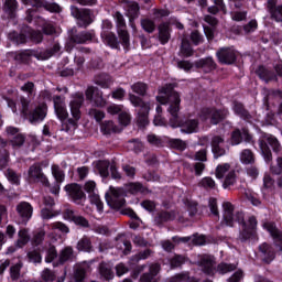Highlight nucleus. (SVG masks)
Listing matches in <instances>:
<instances>
[{"label":"nucleus","mask_w":282,"mask_h":282,"mask_svg":"<svg viewBox=\"0 0 282 282\" xmlns=\"http://www.w3.org/2000/svg\"><path fill=\"white\" fill-rule=\"evenodd\" d=\"M173 84H167L159 90V96L156 97L158 102L161 105L170 104L167 108L170 118V126L173 129L181 128V133H197L199 131V121L197 119H187L184 122L180 120V94L173 90Z\"/></svg>","instance_id":"nucleus-1"},{"label":"nucleus","mask_w":282,"mask_h":282,"mask_svg":"<svg viewBox=\"0 0 282 282\" xmlns=\"http://www.w3.org/2000/svg\"><path fill=\"white\" fill-rule=\"evenodd\" d=\"M21 91L28 94V97H20V102L18 104L12 99H8V107H10L13 113H18V111H20L24 118H28L29 116V121L31 124L43 122L47 116V105L42 104L30 113V96H34V83H25L23 86H21Z\"/></svg>","instance_id":"nucleus-2"},{"label":"nucleus","mask_w":282,"mask_h":282,"mask_svg":"<svg viewBox=\"0 0 282 282\" xmlns=\"http://www.w3.org/2000/svg\"><path fill=\"white\" fill-rule=\"evenodd\" d=\"M224 209V223L226 226L232 228L235 224H239L241 226V231L239 239L241 241H248V239H252L254 235H257V218L254 216L249 217L248 221H243V213L237 212L235 214V206L231 203L225 202L223 203Z\"/></svg>","instance_id":"nucleus-3"},{"label":"nucleus","mask_w":282,"mask_h":282,"mask_svg":"<svg viewBox=\"0 0 282 282\" xmlns=\"http://www.w3.org/2000/svg\"><path fill=\"white\" fill-rule=\"evenodd\" d=\"M268 144H270L273 153H275L276 155H281V156H278L276 159L278 165H271L270 170L274 175H281L282 173L281 142H279V139H276V137L272 134H264L262 139L259 141V148H260L261 154L263 155V159L265 160V162H272V151L270 150V147H268Z\"/></svg>","instance_id":"nucleus-4"},{"label":"nucleus","mask_w":282,"mask_h":282,"mask_svg":"<svg viewBox=\"0 0 282 282\" xmlns=\"http://www.w3.org/2000/svg\"><path fill=\"white\" fill-rule=\"evenodd\" d=\"M83 102H85V96L80 93H77L73 96V100L69 102L72 118L67 121L62 122V131H66V133H74L76 129H78V120H80V108L83 107Z\"/></svg>","instance_id":"nucleus-5"},{"label":"nucleus","mask_w":282,"mask_h":282,"mask_svg":"<svg viewBox=\"0 0 282 282\" xmlns=\"http://www.w3.org/2000/svg\"><path fill=\"white\" fill-rule=\"evenodd\" d=\"M199 265L205 274H208V276L215 275L216 272L218 274H228V272H234V270H237V265L235 264H228L225 262H221L217 265V269L215 268V257L213 256H202L199 260Z\"/></svg>","instance_id":"nucleus-6"},{"label":"nucleus","mask_w":282,"mask_h":282,"mask_svg":"<svg viewBox=\"0 0 282 282\" xmlns=\"http://www.w3.org/2000/svg\"><path fill=\"white\" fill-rule=\"evenodd\" d=\"M128 97L133 107H140L137 119L139 127H147V124H149V111L151 110V105L149 102H144L142 98L135 96L134 94L130 93Z\"/></svg>","instance_id":"nucleus-7"},{"label":"nucleus","mask_w":282,"mask_h":282,"mask_svg":"<svg viewBox=\"0 0 282 282\" xmlns=\"http://www.w3.org/2000/svg\"><path fill=\"white\" fill-rule=\"evenodd\" d=\"M216 177L217 180H224L223 188H230L237 183V173L230 167L229 163L219 164L216 167Z\"/></svg>","instance_id":"nucleus-8"},{"label":"nucleus","mask_w":282,"mask_h":282,"mask_svg":"<svg viewBox=\"0 0 282 282\" xmlns=\"http://www.w3.org/2000/svg\"><path fill=\"white\" fill-rule=\"evenodd\" d=\"M124 197H127V192L120 187H110V194L106 193V202L110 208H122L127 204Z\"/></svg>","instance_id":"nucleus-9"},{"label":"nucleus","mask_w":282,"mask_h":282,"mask_svg":"<svg viewBox=\"0 0 282 282\" xmlns=\"http://www.w3.org/2000/svg\"><path fill=\"white\" fill-rule=\"evenodd\" d=\"M70 14L78 20L79 28H87L94 23V13L89 9H78V7H70Z\"/></svg>","instance_id":"nucleus-10"},{"label":"nucleus","mask_w":282,"mask_h":282,"mask_svg":"<svg viewBox=\"0 0 282 282\" xmlns=\"http://www.w3.org/2000/svg\"><path fill=\"white\" fill-rule=\"evenodd\" d=\"M227 116L228 111L214 108H205L200 111V119L209 120L210 124H219Z\"/></svg>","instance_id":"nucleus-11"},{"label":"nucleus","mask_w":282,"mask_h":282,"mask_svg":"<svg viewBox=\"0 0 282 282\" xmlns=\"http://www.w3.org/2000/svg\"><path fill=\"white\" fill-rule=\"evenodd\" d=\"M115 20L119 39L122 41V45L127 47L129 45V32L127 31V22L124 21V15H122L120 12H116Z\"/></svg>","instance_id":"nucleus-12"},{"label":"nucleus","mask_w":282,"mask_h":282,"mask_svg":"<svg viewBox=\"0 0 282 282\" xmlns=\"http://www.w3.org/2000/svg\"><path fill=\"white\" fill-rule=\"evenodd\" d=\"M32 213H34V209L30 203L21 202L17 205V214L20 218V224H28L30 219H32Z\"/></svg>","instance_id":"nucleus-13"},{"label":"nucleus","mask_w":282,"mask_h":282,"mask_svg":"<svg viewBox=\"0 0 282 282\" xmlns=\"http://www.w3.org/2000/svg\"><path fill=\"white\" fill-rule=\"evenodd\" d=\"M216 56L223 65H232L237 61V52L230 47H223L217 53Z\"/></svg>","instance_id":"nucleus-14"},{"label":"nucleus","mask_w":282,"mask_h":282,"mask_svg":"<svg viewBox=\"0 0 282 282\" xmlns=\"http://www.w3.org/2000/svg\"><path fill=\"white\" fill-rule=\"evenodd\" d=\"M65 191L75 204H83L85 199V192H83L80 185L76 183L68 184L65 186Z\"/></svg>","instance_id":"nucleus-15"},{"label":"nucleus","mask_w":282,"mask_h":282,"mask_svg":"<svg viewBox=\"0 0 282 282\" xmlns=\"http://www.w3.org/2000/svg\"><path fill=\"white\" fill-rule=\"evenodd\" d=\"M29 177L33 180V182H41L44 186H50V181L47 176L43 173L41 169V164L35 163L29 169Z\"/></svg>","instance_id":"nucleus-16"},{"label":"nucleus","mask_w":282,"mask_h":282,"mask_svg":"<svg viewBox=\"0 0 282 282\" xmlns=\"http://www.w3.org/2000/svg\"><path fill=\"white\" fill-rule=\"evenodd\" d=\"M54 102V109L57 118L62 120H67V116H69V112H67V106L65 105V97L62 96H55L53 98Z\"/></svg>","instance_id":"nucleus-17"},{"label":"nucleus","mask_w":282,"mask_h":282,"mask_svg":"<svg viewBox=\"0 0 282 282\" xmlns=\"http://www.w3.org/2000/svg\"><path fill=\"white\" fill-rule=\"evenodd\" d=\"M160 270H162L160 263L149 264V270L140 276V282H158Z\"/></svg>","instance_id":"nucleus-18"},{"label":"nucleus","mask_w":282,"mask_h":282,"mask_svg":"<svg viewBox=\"0 0 282 282\" xmlns=\"http://www.w3.org/2000/svg\"><path fill=\"white\" fill-rule=\"evenodd\" d=\"M93 39H94V33L91 31L73 33L69 36L68 45H83L85 43H88V41H91Z\"/></svg>","instance_id":"nucleus-19"},{"label":"nucleus","mask_w":282,"mask_h":282,"mask_svg":"<svg viewBox=\"0 0 282 282\" xmlns=\"http://www.w3.org/2000/svg\"><path fill=\"white\" fill-rule=\"evenodd\" d=\"M276 3H278V0H268L267 10L271 15V19H273V21L281 23L282 22V4L276 6Z\"/></svg>","instance_id":"nucleus-20"},{"label":"nucleus","mask_w":282,"mask_h":282,"mask_svg":"<svg viewBox=\"0 0 282 282\" xmlns=\"http://www.w3.org/2000/svg\"><path fill=\"white\" fill-rule=\"evenodd\" d=\"M7 134L11 140L12 147H23L25 143V135L19 132V129L14 127L7 128Z\"/></svg>","instance_id":"nucleus-21"},{"label":"nucleus","mask_w":282,"mask_h":282,"mask_svg":"<svg viewBox=\"0 0 282 282\" xmlns=\"http://www.w3.org/2000/svg\"><path fill=\"white\" fill-rule=\"evenodd\" d=\"M224 137L215 135L212 138V151L214 153V158H221V155H226V149L224 148Z\"/></svg>","instance_id":"nucleus-22"},{"label":"nucleus","mask_w":282,"mask_h":282,"mask_svg":"<svg viewBox=\"0 0 282 282\" xmlns=\"http://www.w3.org/2000/svg\"><path fill=\"white\" fill-rule=\"evenodd\" d=\"M263 227L273 238L276 248H279L282 252V231H279V229H276V225L273 223H265Z\"/></svg>","instance_id":"nucleus-23"},{"label":"nucleus","mask_w":282,"mask_h":282,"mask_svg":"<svg viewBox=\"0 0 282 282\" xmlns=\"http://www.w3.org/2000/svg\"><path fill=\"white\" fill-rule=\"evenodd\" d=\"M174 219H177L182 224L186 221L184 216H180L176 212H161L155 218V221H158V224H164L166 221H173Z\"/></svg>","instance_id":"nucleus-24"},{"label":"nucleus","mask_w":282,"mask_h":282,"mask_svg":"<svg viewBox=\"0 0 282 282\" xmlns=\"http://www.w3.org/2000/svg\"><path fill=\"white\" fill-rule=\"evenodd\" d=\"M241 140H245V142H252V135L250 132H248L247 129L235 130L231 134V143L234 145L241 144Z\"/></svg>","instance_id":"nucleus-25"},{"label":"nucleus","mask_w":282,"mask_h":282,"mask_svg":"<svg viewBox=\"0 0 282 282\" xmlns=\"http://www.w3.org/2000/svg\"><path fill=\"white\" fill-rule=\"evenodd\" d=\"M159 41L161 45H166L171 41V24L163 22L159 25Z\"/></svg>","instance_id":"nucleus-26"},{"label":"nucleus","mask_w":282,"mask_h":282,"mask_svg":"<svg viewBox=\"0 0 282 282\" xmlns=\"http://www.w3.org/2000/svg\"><path fill=\"white\" fill-rule=\"evenodd\" d=\"M259 250L262 254L264 263H272V261H274V248H272V246H270L268 242L260 245Z\"/></svg>","instance_id":"nucleus-27"},{"label":"nucleus","mask_w":282,"mask_h":282,"mask_svg":"<svg viewBox=\"0 0 282 282\" xmlns=\"http://www.w3.org/2000/svg\"><path fill=\"white\" fill-rule=\"evenodd\" d=\"M17 10H19V2L17 0L4 1L3 11L9 19H14V17H17Z\"/></svg>","instance_id":"nucleus-28"},{"label":"nucleus","mask_w":282,"mask_h":282,"mask_svg":"<svg viewBox=\"0 0 282 282\" xmlns=\"http://www.w3.org/2000/svg\"><path fill=\"white\" fill-rule=\"evenodd\" d=\"M98 272L100 274V278L105 281H111L113 279L115 273L113 269L111 268V264L107 262H101L98 267Z\"/></svg>","instance_id":"nucleus-29"},{"label":"nucleus","mask_w":282,"mask_h":282,"mask_svg":"<svg viewBox=\"0 0 282 282\" xmlns=\"http://www.w3.org/2000/svg\"><path fill=\"white\" fill-rule=\"evenodd\" d=\"M96 173H99L101 177H108L109 176V166H111V163L107 160H99L94 163Z\"/></svg>","instance_id":"nucleus-30"},{"label":"nucleus","mask_w":282,"mask_h":282,"mask_svg":"<svg viewBox=\"0 0 282 282\" xmlns=\"http://www.w3.org/2000/svg\"><path fill=\"white\" fill-rule=\"evenodd\" d=\"M101 39L104 43L109 45V47H111L112 50H118L120 43L118 42V37L116 36V34L111 32L102 31Z\"/></svg>","instance_id":"nucleus-31"},{"label":"nucleus","mask_w":282,"mask_h":282,"mask_svg":"<svg viewBox=\"0 0 282 282\" xmlns=\"http://www.w3.org/2000/svg\"><path fill=\"white\" fill-rule=\"evenodd\" d=\"M128 14L130 17V26L132 30H135V24L133 21L138 19V15L140 14V6L137 2H129L128 3Z\"/></svg>","instance_id":"nucleus-32"},{"label":"nucleus","mask_w":282,"mask_h":282,"mask_svg":"<svg viewBox=\"0 0 282 282\" xmlns=\"http://www.w3.org/2000/svg\"><path fill=\"white\" fill-rule=\"evenodd\" d=\"M95 83L101 87V89H109V87L113 85V78L107 74H101L95 77Z\"/></svg>","instance_id":"nucleus-33"},{"label":"nucleus","mask_w":282,"mask_h":282,"mask_svg":"<svg viewBox=\"0 0 282 282\" xmlns=\"http://www.w3.org/2000/svg\"><path fill=\"white\" fill-rule=\"evenodd\" d=\"M61 52V44L55 43L51 50L40 52L36 55L37 61H47V58H52L54 54H58Z\"/></svg>","instance_id":"nucleus-34"},{"label":"nucleus","mask_w":282,"mask_h":282,"mask_svg":"<svg viewBox=\"0 0 282 282\" xmlns=\"http://www.w3.org/2000/svg\"><path fill=\"white\" fill-rule=\"evenodd\" d=\"M177 241H182L183 243H188V241H192L194 246H204L206 243V237L199 236V235H193V236L178 238Z\"/></svg>","instance_id":"nucleus-35"},{"label":"nucleus","mask_w":282,"mask_h":282,"mask_svg":"<svg viewBox=\"0 0 282 282\" xmlns=\"http://www.w3.org/2000/svg\"><path fill=\"white\" fill-rule=\"evenodd\" d=\"M257 74L261 80H264V83H270V80H276V75L272 73L271 70H268L265 67L260 66L257 70Z\"/></svg>","instance_id":"nucleus-36"},{"label":"nucleus","mask_w":282,"mask_h":282,"mask_svg":"<svg viewBox=\"0 0 282 282\" xmlns=\"http://www.w3.org/2000/svg\"><path fill=\"white\" fill-rule=\"evenodd\" d=\"M197 67H200V69H204V72H206V74H208V72H213V69H215V61H213V57H206L203 59H199L196 63Z\"/></svg>","instance_id":"nucleus-37"},{"label":"nucleus","mask_w":282,"mask_h":282,"mask_svg":"<svg viewBox=\"0 0 282 282\" xmlns=\"http://www.w3.org/2000/svg\"><path fill=\"white\" fill-rule=\"evenodd\" d=\"M87 270H89V264L87 262L79 264L75 270V281H83L85 279V274H87Z\"/></svg>","instance_id":"nucleus-38"},{"label":"nucleus","mask_w":282,"mask_h":282,"mask_svg":"<svg viewBox=\"0 0 282 282\" xmlns=\"http://www.w3.org/2000/svg\"><path fill=\"white\" fill-rule=\"evenodd\" d=\"M234 111L237 116H240L243 120H250L251 116L248 110L243 109V105L237 101L234 102Z\"/></svg>","instance_id":"nucleus-39"},{"label":"nucleus","mask_w":282,"mask_h":282,"mask_svg":"<svg viewBox=\"0 0 282 282\" xmlns=\"http://www.w3.org/2000/svg\"><path fill=\"white\" fill-rule=\"evenodd\" d=\"M4 175L11 184H14L15 186L21 184V174L17 173L14 170H7Z\"/></svg>","instance_id":"nucleus-40"},{"label":"nucleus","mask_w":282,"mask_h":282,"mask_svg":"<svg viewBox=\"0 0 282 282\" xmlns=\"http://www.w3.org/2000/svg\"><path fill=\"white\" fill-rule=\"evenodd\" d=\"M89 199H90V204H94L97 208V212L99 214H102V210L105 208V204H102V200L100 199V195H98V193H93L90 195H88Z\"/></svg>","instance_id":"nucleus-41"},{"label":"nucleus","mask_w":282,"mask_h":282,"mask_svg":"<svg viewBox=\"0 0 282 282\" xmlns=\"http://www.w3.org/2000/svg\"><path fill=\"white\" fill-rule=\"evenodd\" d=\"M77 250H79V252H91V240L87 237H83L77 242Z\"/></svg>","instance_id":"nucleus-42"},{"label":"nucleus","mask_w":282,"mask_h":282,"mask_svg":"<svg viewBox=\"0 0 282 282\" xmlns=\"http://www.w3.org/2000/svg\"><path fill=\"white\" fill-rule=\"evenodd\" d=\"M240 162L242 164H254V153L250 150H242L240 153Z\"/></svg>","instance_id":"nucleus-43"},{"label":"nucleus","mask_w":282,"mask_h":282,"mask_svg":"<svg viewBox=\"0 0 282 282\" xmlns=\"http://www.w3.org/2000/svg\"><path fill=\"white\" fill-rule=\"evenodd\" d=\"M210 14H217V12L226 13V4L224 0H214V6L208 8Z\"/></svg>","instance_id":"nucleus-44"},{"label":"nucleus","mask_w":282,"mask_h":282,"mask_svg":"<svg viewBox=\"0 0 282 282\" xmlns=\"http://www.w3.org/2000/svg\"><path fill=\"white\" fill-rule=\"evenodd\" d=\"M52 175L55 177L56 184H63L65 182V172L58 165H52Z\"/></svg>","instance_id":"nucleus-45"},{"label":"nucleus","mask_w":282,"mask_h":282,"mask_svg":"<svg viewBox=\"0 0 282 282\" xmlns=\"http://www.w3.org/2000/svg\"><path fill=\"white\" fill-rule=\"evenodd\" d=\"M18 240H17V247L23 248V246H26V243L30 241V235H28V230L21 229L18 232Z\"/></svg>","instance_id":"nucleus-46"},{"label":"nucleus","mask_w":282,"mask_h":282,"mask_svg":"<svg viewBox=\"0 0 282 282\" xmlns=\"http://www.w3.org/2000/svg\"><path fill=\"white\" fill-rule=\"evenodd\" d=\"M141 28L144 32H148V34H153V32H155V22L149 18L142 19Z\"/></svg>","instance_id":"nucleus-47"},{"label":"nucleus","mask_w":282,"mask_h":282,"mask_svg":"<svg viewBox=\"0 0 282 282\" xmlns=\"http://www.w3.org/2000/svg\"><path fill=\"white\" fill-rule=\"evenodd\" d=\"M74 249H72V247L64 248L59 253L58 262L61 264L66 263V261H69V259H72Z\"/></svg>","instance_id":"nucleus-48"},{"label":"nucleus","mask_w":282,"mask_h":282,"mask_svg":"<svg viewBox=\"0 0 282 282\" xmlns=\"http://www.w3.org/2000/svg\"><path fill=\"white\" fill-rule=\"evenodd\" d=\"M131 89L134 94H138V96H147V90L149 89V86L142 82L134 83L131 86Z\"/></svg>","instance_id":"nucleus-49"},{"label":"nucleus","mask_w":282,"mask_h":282,"mask_svg":"<svg viewBox=\"0 0 282 282\" xmlns=\"http://www.w3.org/2000/svg\"><path fill=\"white\" fill-rule=\"evenodd\" d=\"M9 39L10 41H13V43H17V45H23L28 41V35L23 33H17V32H11L9 33Z\"/></svg>","instance_id":"nucleus-50"},{"label":"nucleus","mask_w":282,"mask_h":282,"mask_svg":"<svg viewBox=\"0 0 282 282\" xmlns=\"http://www.w3.org/2000/svg\"><path fill=\"white\" fill-rule=\"evenodd\" d=\"M181 54L182 56H193V47H191V43L188 40L183 39L181 44Z\"/></svg>","instance_id":"nucleus-51"},{"label":"nucleus","mask_w":282,"mask_h":282,"mask_svg":"<svg viewBox=\"0 0 282 282\" xmlns=\"http://www.w3.org/2000/svg\"><path fill=\"white\" fill-rule=\"evenodd\" d=\"M170 147H172V149H176L177 151H186L187 143L181 139H171Z\"/></svg>","instance_id":"nucleus-52"},{"label":"nucleus","mask_w":282,"mask_h":282,"mask_svg":"<svg viewBox=\"0 0 282 282\" xmlns=\"http://www.w3.org/2000/svg\"><path fill=\"white\" fill-rule=\"evenodd\" d=\"M100 129L102 131V133H105V135L109 134V133H116L117 128L113 124V121H105L101 123Z\"/></svg>","instance_id":"nucleus-53"},{"label":"nucleus","mask_w":282,"mask_h":282,"mask_svg":"<svg viewBox=\"0 0 282 282\" xmlns=\"http://www.w3.org/2000/svg\"><path fill=\"white\" fill-rule=\"evenodd\" d=\"M25 32L28 36L35 43H41V41H43V33H41V31H34L30 28H26Z\"/></svg>","instance_id":"nucleus-54"},{"label":"nucleus","mask_w":282,"mask_h":282,"mask_svg":"<svg viewBox=\"0 0 282 282\" xmlns=\"http://www.w3.org/2000/svg\"><path fill=\"white\" fill-rule=\"evenodd\" d=\"M172 282H197V280L191 278L188 273H178L172 278Z\"/></svg>","instance_id":"nucleus-55"},{"label":"nucleus","mask_w":282,"mask_h":282,"mask_svg":"<svg viewBox=\"0 0 282 282\" xmlns=\"http://www.w3.org/2000/svg\"><path fill=\"white\" fill-rule=\"evenodd\" d=\"M123 110V105L111 104L107 107V113H110V116H120V112Z\"/></svg>","instance_id":"nucleus-56"},{"label":"nucleus","mask_w":282,"mask_h":282,"mask_svg":"<svg viewBox=\"0 0 282 282\" xmlns=\"http://www.w3.org/2000/svg\"><path fill=\"white\" fill-rule=\"evenodd\" d=\"M95 107H106L107 100L102 97V91L97 90L93 99Z\"/></svg>","instance_id":"nucleus-57"},{"label":"nucleus","mask_w":282,"mask_h":282,"mask_svg":"<svg viewBox=\"0 0 282 282\" xmlns=\"http://www.w3.org/2000/svg\"><path fill=\"white\" fill-rule=\"evenodd\" d=\"M274 188V180L270 174H264L263 176V187L262 191H272Z\"/></svg>","instance_id":"nucleus-58"},{"label":"nucleus","mask_w":282,"mask_h":282,"mask_svg":"<svg viewBox=\"0 0 282 282\" xmlns=\"http://www.w3.org/2000/svg\"><path fill=\"white\" fill-rule=\"evenodd\" d=\"M56 257H58V252L56 251V247L51 246L46 251L45 262L46 263H52V261H54L56 259Z\"/></svg>","instance_id":"nucleus-59"},{"label":"nucleus","mask_w":282,"mask_h":282,"mask_svg":"<svg viewBox=\"0 0 282 282\" xmlns=\"http://www.w3.org/2000/svg\"><path fill=\"white\" fill-rule=\"evenodd\" d=\"M152 17L154 21H160V19H164L165 17H169L170 12L166 9H153L152 10Z\"/></svg>","instance_id":"nucleus-60"},{"label":"nucleus","mask_w":282,"mask_h":282,"mask_svg":"<svg viewBox=\"0 0 282 282\" xmlns=\"http://www.w3.org/2000/svg\"><path fill=\"white\" fill-rule=\"evenodd\" d=\"M117 248L119 250H122L123 254H129V252H131V241L119 240L117 243Z\"/></svg>","instance_id":"nucleus-61"},{"label":"nucleus","mask_w":282,"mask_h":282,"mask_svg":"<svg viewBox=\"0 0 282 282\" xmlns=\"http://www.w3.org/2000/svg\"><path fill=\"white\" fill-rule=\"evenodd\" d=\"M147 140L152 147H162V144H164V140L155 134H148Z\"/></svg>","instance_id":"nucleus-62"},{"label":"nucleus","mask_w":282,"mask_h":282,"mask_svg":"<svg viewBox=\"0 0 282 282\" xmlns=\"http://www.w3.org/2000/svg\"><path fill=\"white\" fill-rule=\"evenodd\" d=\"M41 278L45 282H53L56 280V274H54L50 269H44L41 273Z\"/></svg>","instance_id":"nucleus-63"},{"label":"nucleus","mask_w":282,"mask_h":282,"mask_svg":"<svg viewBox=\"0 0 282 282\" xmlns=\"http://www.w3.org/2000/svg\"><path fill=\"white\" fill-rule=\"evenodd\" d=\"M199 185L203 186V188H217L215 180H213V177L209 176L202 178Z\"/></svg>","instance_id":"nucleus-64"}]
</instances>
